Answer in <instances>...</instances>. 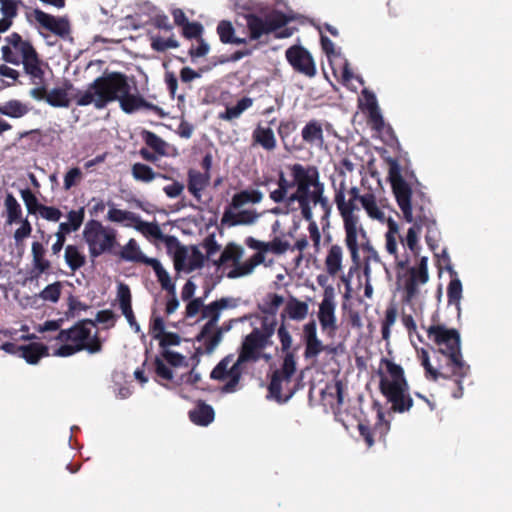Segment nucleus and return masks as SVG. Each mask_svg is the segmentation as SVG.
I'll return each instance as SVG.
<instances>
[{"mask_svg":"<svg viewBox=\"0 0 512 512\" xmlns=\"http://www.w3.org/2000/svg\"><path fill=\"white\" fill-rule=\"evenodd\" d=\"M323 190L315 166L295 163L287 165L280 174L279 187L270 193V198L275 202L286 201L290 210H300L311 221L313 207L324 205Z\"/></svg>","mask_w":512,"mask_h":512,"instance_id":"nucleus-1","label":"nucleus"},{"mask_svg":"<svg viewBox=\"0 0 512 512\" xmlns=\"http://www.w3.org/2000/svg\"><path fill=\"white\" fill-rule=\"evenodd\" d=\"M114 101H118L121 109L126 113L148 107L139 93L132 92L127 77L116 72L96 78L86 89L79 91L76 95L77 105H92L96 109H103L108 103Z\"/></svg>","mask_w":512,"mask_h":512,"instance_id":"nucleus-2","label":"nucleus"},{"mask_svg":"<svg viewBox=\"0 0 512 512\" xmlns=\"http://www.w3.org/2000/svg\"><path fill=\"white\" fill-rule=\"evenodd\" d=\"M376 375L380 392L391 404L392 410L398 413L409 411L413 406V399L402 366L383 358L379 362Z\"/></svg>","mask_w":512,"mask_h":512,"instance_id":"nucleus-3","label":"nucleus"},{"mask_svg":"<svg viewBox=\"0 0 512 512\" xmlns=\"http://www.w3.org/2000/svg\"><path fill=\"white\" fill-rule=\"evenodd\" d=\"M102 343L98 338V329L94 322L85 320L67 330L58 333L51 344V355L69 357L85 350L90 354L101 351Z\"/></svg>","mask_w":512,"mask_h":512,"instance_id":"nucleus-4","label":"nucleus"},{"mask_svg":"<svg viewBox=\"0 0 512 512\" xmlns=\"http://www.w3.org/2000/svg\"><path fill=\"white\" fill-rule=\"evenodd\" d=\"M253 337H245L240 355L235 358L232 355L226 356L212 370L211 377L224 382L223 390L233 392L241 378L243 363L248 360H257L261 357L269 359V356L263 353L262 348H258Z\"/></svg>","mask_w":512,"mask_h":512,"instance_id":"nucleus-5","label":"nucleus"},{"mask_svg":"<svg viewBox=\"0 0 512 512\" xmlns=\"http://www.w3.org/2000/svg\"><path fill=\"white\" fill-rule=\"evenodd\" d=\"M293 19L284 0H272L259 8V14H248L246 25L251 39L257 40L285 26Z\"/></svg>","mask_w":512,"mask_h":512,"instance_id":"nucleus-6","label":"nucleus"},{"mask_svg":"<svg viewBox=\"0 0 512 512\" xmlns=\"http://www.w3.org/2000/svg\"><path fill=\"white\" fill-rule=\"evenodd\" d=\"M246 245L256 250L257 253L243 263H237L235 267L228 272L229 278H239L251 274L254 269L260 265H270L266 263V253H273L276 255L284 254L290 248V243L283 237H274L271 241L265 242L257 240L253 237L246 239Z\"/></svg>","mask_w":512,"mask_h":512,"instance_id":"nucleus-7","label":"nucleus"},{"mask_svg":"<svg viewBox=\"0 0 512 512\" xmlns=\"http://www.w3.org/2000/svg\"><path fill=\"white\" fill-rule=\"evenodd\" d=\"M391 183L398 207L402 212L404 220L408 223H413L407 230L406 235L401 238V242L403 245L407 246L411 252L417 253L419 248L418 243L421 234V225L416 222L414 223L411 204V188L407 182L397 174L391 175Z\"/></svg>","mask_w":512,"mask_h":512,"instance_id":"nucleus-8","label":"nucleus"},{"mask_svg":"<svg viewBox=\"0 0 512 512\" xmlns=\"http://www.w3.org/2000/svg\"><path fill=\"white\" fill-rule=\"evenodd\" d=\"M263 199V193L259 190H244L232 197L230 206L225 210L222 223L228 226L252 225L257 222L260 214L254 209H245L247 204H257Z\"/></svg>","mask_w":512,"mask_h":512,"instance_id":"nucleus-9","label":"nucleus"},{"mask_svg":"<svg viewBox=\"0 0 512 512\" xmlns=\"http://www.w3.org/2000/svg\"><path fill=\"white\" fill-rule=\"evenodd\" d=\"M284 298L281 295L270 293L267 294L258 304L259 310L265 316L261 319L260 327L254 330L246 337H253V342L258 348L265 349L272 344V336L277 325L276 314L283 305Z\"/></svg>","mask_w":512,"mask_h":512,"instance_id":"nucleus-10","label":"nucleus"},{"mask_svg":"<svg viewBox=\"0 0 512 512\" xmlns=\"http://www.w3.org/2000/svg\"><path fill=\"white\" fill-rule=\"evenodd\" d=\"M340 216L345 232V246L350 253L352 262L355 266H358L360 263V249L368 241L367 232L360 221L359 213H353V207L343 203L340 207Z\"/></svg>","mask_w":512,"mask_h":512,"instance_id":"nucleus-11","label":"nucleus"},{"mask_svg":"<svg viewBox=\"0 0 512 512\" xmlns=\"http://www.w3.org/2000/svg\"><path fill=\"white\" fill-rule=\"evenodd\" d=\"M296 361L292 353L285 355L281 368L274 372L269 393L278 402L288 401L297 389Z\"/></svg>","mask_w":512,"mask_h":512,"instance_id":"nucleus-12","label":"nucleus"},{"mask_svg":"<svg viewBox=\"0 0 512 512\" xmlns=\"http://www.w3.org/2000/svg\"><path fill=\"white\" fill-rule=\"evenodd\" d=\"M107 219L125 227L134 228L150 241L165 239L157 223L143 221L139 215L131 211L111 207L107 213Z\"/></svg>","mask_w":512,"mask_h":512,"instance_id":"nucleus-13","label":"nucleus"},{"mask_svg":"<svg viewBox=\"0 0 512 512\" xmlns=\"http://www.w3.org/2000/svg\"><path fill=\"white\" fill-rule=\"evenodd\" d=\"M322 49L329 59L334 75L351 90H357L362 85V80L349 68L347 60L338 51L333 42L326 36L321 35Z\"/></svg>","mask_w":512,"mask_h":512,"instance_id":"nucleus-14","label":"nucleus"},{"mask_svg":"<svg viewBox=\"0 0 512 512\" xmlns=\"http://www.w3.org/2000/svg\"><path fill=\"white\" fill-rule=\"evenodd\" d=\"M156 241L165 242L170 252L173 254L175 269L179 272H192L202 266L204 262L203 254L195 246H183L172 236H166L165 239H156Z\"/></svg>","mask_w":512,"mask_h":512,"instance_id":"nucleus-15","label":"nucleus"},{"mask_svg":"<svg viewBox=\"0 0 512 512\" xmlns=\"http://www.w3.org/2000/svg\"><path fill=\"white\" fill-rule=\"evenodd\" d=\"M83 238L88 245L90 255L97 257L114 246L116 232L104 227L98 221L91 220L85 224Z\"/></svg>","mask_w":512,"mask_h":512,"instance_id":"nucleus-16","label":"nucleus"},{"mask_svg":"<svg viewBox=\"0 0 512 512\" xmlns=\"http://www.w3.org/2000/svg\"><path fill=\"white\" fill-rule=\"evenodd\" d=\"M450 370L456 386L452 396L460 398L463 395L462 380L470 374V366L463 359L460 333L456 329H450Z\"/></svg>","mask_w":512,"mask_h":512,"instance_id":"nucleus-17","label":"nucleus"},{"mask_svg":"<svg viewBox=\"0 0 512 512\" xmlns=\"http://www.w3.org/2000/svg\"><path fill=\"white\" fill-rule=\"evenodd\" d=\"M164 358L167 360L169 364L174 366L173 368L166 364L163 360L156 359L155 361V371L156 375L159 378V381L162 385H166L162 381H170L175 384H182V383H194L198 380V376L196 374H193L192 372H189L185 375H181L178 379L177 375V366L181 365L185 358L181 356L180 354L174 353L172 351H165Z\"/></svg>","mask_w":512,"mask_h":512,"instance_id":"nucleus-18","label":"nucleus"},{"mask_svg":"<svg viewBox=\"0 0 512 512\" xmlns=\"http://www.w3.org/2000/svg\"><path fill=\"white\" fill-rule=\"evenodd\" d=\"M36 50L32 44L24 40L19 34L12 33L5 38V44L1 48L2 59L13 65L24 64L32 57Z\"/></svg>","mask_w":512,"mask_h":512,"instance_id":"nucleus-19","label":"nucleus"},{"mask_svg":"<svg viewBox=\"0 0 512 512\" xmlns=\"http://www.w3.org/2000/svg\"><path fill=\"white\" fill-rule=\"evenodd\" d=\"M47 86L48 84L40 87H33L29 92L30 96L37 101L45 100L49 105L57 108H67L70 105V90L72 88L70 84L55 87L49 91H47Z\"/></svg>","mask_w":512,"mask_h":512,"instance_id":"nucleus-20","label":"nucleus"},{"mask_svg":"<svg viewBox=\"0 0 512 512\" xmlns=\"http://www.w3.org/2000/svg\"><path fill=\"white\" fill-rule=\"evenodd\" d=\"M28 19L39 27L44 28L62 38L67 37L70 34V23L65 17H55L40 9H33L28 14Z\"/></svg>","mask_w":512,"mask_h":512,"instance_id":"nucleus-21","label":"nucleus"},{"mask_svg":"<svg viewBox=\"0 0 512 512\" xmlns=\"http://www.w3.org/2000/svg\"><path fill=\"white\" fill-rule=\"evenodd\" d=\"M336 308V296L322 297L318 305L317 318L322 331L328 335H334L338 329Z\"/></svg>","mask_w":512,"mask_h":512,"instance_id":"nucleus-22","label":"nucleus"},{"mask_svg":"<svg viewBox=\"0 0 512 512\" xmlns=\"http://www.w3.org/2000/svg\"><path fill=\"white\" fill-rule=\"evenodd\" d=\"M330 134V126L322 122L309 121L302 129L303 141L313 149L322 150L326 147L325 140Z\"/></svg>","mask_w":512,"mask_h":512,"instance_id":"nucleus-23","label":"nucleus"},{"mask_svg":"<svg viewBox=\"0 0 512 512\" xmlns=\"http://www.w3.org/2000/svg\"><path fill=\"white\" fill-rule=\"evenodd\" d=\"M230 329L227 327L203 326L198 334L196 341L198 343L197 350L203 354H211L219 346L222 341L224 332Z\"/></svg>","mask_w":512,"mask_h":512,"instance_id":"nucleus-24","label":"nucleus"},{"mask_svg":"<svg viewBox=\"0 0 512 512\" xmlns=\"http://www.w3.org/2000/svg\"><path fill=\"white\" fill-rule=\"evenodd\" d=\"M302 338L305 343L304 356L306 359L315 360L322 353L326 346L318 337L317 324L315 320H311L303 325Z\"/></svg>","mask_w":512,"mask_h":512,"instance_id":"nucleus-25","label":"nucleus"},{"mask_svg":"<svg viewBox=\"0 0 512 512\" xmlns=\"http://www.w3.org/2000/svg\"><path fill=\"white\" fill-rule=\"evenodd\" d=\"M288 62L297 71L312 77L316 73L315 63L307 50L302 47L293 46L286 51Z\"/></svg>","mask_w":512,"mask_h":512,"instance_id":"nucleus-26","label":"nucleus"},{"mask_svg":"<svg viewBox=\"0 0 512 512\" xmlns=\"http://www.w3.org/2000/svg\"><path fill=\"white\" fill-rule=\"evenodd\" d=\"M361 205L369 219L381 224H388L389 220H394L386 215L387 205L373 193H365L361 196Z\"/></svg>","mask_w":512,"mask_h":512,"instance_id":"nucleus-27","label":"nucleus"},{"mask_svg":"<svg viewBox=\"0 0 512 512\" xmlns=\"http://www.w3.org/2000/svg\"><path fill=\"white\" fill-rule=\"evenodd\" d=\"M236 307V301L231 298H221L203 308L202 319L206 320L203 326L220 327L218 321L222 311L228 308Z\"/></svg>","mask_w":512,"mask_h":512,"instance_id":"nucleus-28","label":"nucleus"},{"mask_svg":"<svg viewBox=\"0 0 512 512\" xmlns=\"http://www.w3.org/2000/svg\"><path fill=\"white\" fill-rule=\"evenodd\" d=\"M344 250L338 244L331 245L325 254L324 268L328 275L337 277L344 272Z\"/></svg>","mask_w":512,"mask_h":512,"instance_id":"nucleus-29","label":"nucleus"},{"mask_svg":"<svg viewBox=\"0 0 512 512\" xmlns=\"http://www.w3.org/2000/svg\"><path fill=\"white\" fill-rule=\"evenodd\" d=\"M359 106L361 110L367 114L369 121L374 128L379 129L383 125V119L374 94L370 93L366 89L363 90L362 95L359 98Z\"/></svg>","mask_w":512,"mask_h":512,"instance_id":"nucleus-30","label":"nucleus"},{"mask_svg":"<svg viewBox=\"0 0 512 512\" xmlns=\"http://www.w3.org/2000/svg\"><path fill=\"white\" fill-rule=\"evenodd\" d=\"M117 301L119 304V308L129 323L130 327L135 330V332L140 331V326L137 324L134 313L131 306V293L130 289L125 284H119L117 289Z\"/></svg>","mask_w":512,"mask_h":512,"instance_id":"nucleus-31","label":"nucleus"},{"mask_svg":"<svg viewBox=\"0 0 512 512\" xmlns=\"http://www.w3.org/2000/svg\"><path fill=\"white\" fill-rule=\"evenodd\" d=\"M23 66L34 87L45 86L47 84L44 64L39 59L37 52L27 59Z\"/></svg>","mask_w":512,"mask_h":512,"instance_id":"nucleus-32","label":"nucleus"},{"mask_svg":"<svg viewBox=\"0 0 512 512\" xmlns=\"http://www.w3.org/2000/svg\"><path fill=\"white\" fill-rule=\"evenodd\" d=\"M49 350L51 351V345L47 347L41 343L34 342L29 345L19 346L17 353L27 363L36 364L42 357L50 354Z\"/></svg>","mask_w":512,"mask_h":512,"instance_id":"nucleus-33","label":"nucleus"},{"mask_svg":"<svg viewBox=\"0 0 512 512\" xmlns=\"http://www.w3.org/2000/svg\"><path fill=\"white\" fill-rule=\"evenodd\" d=\"M210 174L191 169L188 172V190L198 200L201 199L202 192L208 186Z\"/></svg>","mask_w":512,"mask_h":512,"instance_id":"nucleus-34","label":"nucleus"},{"mask_svg":"<svg viewBox=\"0 0 512 512\" xmlns=\"http://www.w3.org/2000/svg\"><path fill=\"white\" fill-rule=\"evenodd\" d=\"M309 313V304L297 298H290L283 310L282 317H288L294 321L304 320Z\"/></svg>","mask_w":512,"mask_h":512,"instance_id":"nucleus-35","label":"nucleus"},{"mask_svg":"<svg viewBox=\"0 0 512 512\" xmlns=\"http://www.w3.org/2000/svg\"><path fill=\"white\" fill-rule=\"evenodd\" d=\"M252 139L255 144L260 145L267 151H272L276 148L277 141L271 127L258 125L252 133Z\"/></svg>","mask_w":512,"mask_h":512,"instance_id":"nucleus-36","label":"nucleus"},{"mask_svg":"<svg viewBox=\"0 0 512 512\" xmlns=\"http://www.w3.org/2000/svg\"><path fill=\"white\" fill-rule=\"evenodd\" d=\"M120 256L122 259L147 264L151 258L145 256L142 252L140 245L134 239H130L120 250Z\"/></svg>","mask_w":512,"mask_h":512,"instance_id":"nucleus-37","label":"nucleus"},{"mask_svg":"<svg viewBox=\"0 0 512 512\" xmlns=\"http://www.w3.org/2000/svg\"><path fill=\"white\" fill-rule=\"evenodd\" d=\"M152 267L163 290H166L169 294L175 295V284L172 281L170 274L163 267L160 261L156 258H151L146 264Z\"/></svg>","mask_w":512,"mask_h":512,"instance_id":"nucleus-38","label":"nucleus"},{"mask_svg":"<svg viewBox=\"0 0 512 512\" xmlns=\"http://www.w3.org/2000/svg\"><path fill=\"white\" fill-rule=\"evenodd\" d=\"M387 232L385 233V249L388 254L395 259L398 258V239L401 240L399 232L400 228L395 220H389L387 224Z\"/></svg>","mask_w":512,"mask_h":512,"instance_id":"nucleus-39","label":"nucleus"},{"mask_svg":"<svg viewBox=\"0 0 512 512\" xmlns=\"http://www.w3.org/2000/svg\"><path fill=\"white\" fill-rule=\"evenodd\" d=\"M29 111V105L17 99H11L0 103V113L10 118H22Z\"/></svg>","mask_w":512,"mask_h":512,"instance_id":"nucleus-40","label":"nucleus"},{"mask_svg":"<svg viewBox=\"0 0 512 512\" xmlns=\"http://www.w3.org/2000/svg\"><path fill=\"white\" fill-rule=\"evenodd\" d=\"M190 419L200 426H207L214 420V410L211 406L199 403L190 412Z\"/></svg>","mask_w":512,"mask_h":512,"instance_id":"nucleus-41","label":"nucleus"},{"mask_svg":"<svg viewBox=\"0 0 512 512\" xmlns=\"http://www.w3.org/2000/svg\"><path fill=\"white\" fill-rule=\"evenodd\" d=\"M6 209V227L14 226V223L24 219L22 208L12 194H8L4 201Z\"/></svg>","mask_w":512,"mask_h":512,"instance_id":"nucleus-42","label":"nucleus"},{"mask_svg":"<svg viewBox=\"0 0 512 512\" xmlns=\"http://www.w3.org/2000/svg\"><path fill=\"white\" fill-rule=\"evenodd\" d=\"M253 105L250 97L241 98L235 105L227 106L226 110L219 114V118L225 121H232L239 118L246 110Z\"/></svg>","mask_w":512,"mask_h":512,"instance_id":"nucleus-43","label":"nucleus"},{"mask_svg":"<svg viewBox=\"0 0 512 512\" xmlns=\"http://www.w3.org/2000/svg\"><path fill=\"white\" fill-rule=\"evenodd\" d=\"M9 228L17 247H22L24 241L30 237L32 232V225L27 217L14 223V226Z\"/></svg>","mask_w":512,"mask_h":512,"instance_id":"nucleus-44","label":"nucleus"},{"mask_svg":"<svg viewBox=\"0 0 512 512\" xmlns=\"http://www.w3.org/2000/svg\"><path fill=\"white\" fill-rule=\"evenodd\" d=\"M65 262L72 271H76L85 264V255L74 245H68L64 253Z\"/></svg>","mask_w":512,"mask_h":512,"instance_id":"nucleus-45","label":"nucleus"},{"mask_svg":"<svg viewBox=\"0 0 512 512\" xmlns=\"http://www.w3.org/2000/svg\"><path fill=\"white\" fill-rule=\"evenodd\" d=\"M427 332L429 339L438 346L439 351L446 354L448 350V330L443 326H431Z\"/></svg>","mask_w":512,"mask_h":512,"instance_id":"nucleus-46","label":"nucleus"},{"mask_svg":"<svg viewBox=\"0 0 512 512\" xmlns=\"http://www.w3.org/2000/svg\"><path fill=\"white\" fill-rule=\"evenodd\" d=\"M84 217H85L84 208H80L77 210H71L67 214V221L59 224L60 230H64L67 233L77 231L81 227V225L84 221Z\"/></svg>","mask_w":512,"mask_h":512,"instance_id":"nucleus-47","label":"nucleus"},{"mask_svg":"<svg viewBox=\"0 0 512 512\" xmlns=\"http://www.w3.org/2000/svg\"><path fill=\"white\" fill-rule=\"evenodd\" d=\"M362 195L363 194L359 193V189L357 187H352L348 191L347 195H345L343 193H338L336 195V205H337L338 211L340 212V207L344 203V204H347L348 206L353 207V213H358L359 208L357 206V201L361 203Z\"/></svg>","mask_w":512,"mask_h":512,"instance_id":"nucleus-48","label":"nucleus"},{"mask_svg":"<svg viewBox=\"0 0 512 512\" xmlns=\"http://www.w3.org/2000/svg\"><path fill=\"white\" fill-rule=\"evenodd\" d=\"M411 341L417 350V356H418L419 360L421 361V364L425 368L427 376L436 380L440 375L439 367L433 365L430 362L428 350H426L424 348L417 347L416 343L414 342L412 334H411Z\"/></svg>","mask_w":512,"mask_h":512,"instance_id":"nucleus-49","label":"nucleus"},{"mask_svg":"<svg viewBox=\"0 0 512 512\" xmlns=\"http://www.w3.org/2000/svg\"><path fill=\"white\" fill-rule=\"evenodd\" d=\"M456 272L450 267V304H455L458 311V318L460 317V299L462 297V282L456 278Z\"/></svg>","mask_w":512,"mask_h":512,"instance_id":"nucleus-50","label":"nucleus"},{"mask_svg":"<svg viewBox=\"0 0 512 512\" xmlns=\"http://www.w3.org/2000/svg\"><path fill=\"white\" fill-rule=\"evenodd\" d=\"M20 4H21L20 0H0V11L3 16L0 19V22L8 23L9 28H10L12 25L13 19L18 14Z\"/></svg>","mask_w":512,"mask_h":512,"instance_id":"nucleus-51","label":"nucleus"},{"mask_svg":"<svg viewBox=\"0 0 512 512\" xmlns=\"http://www.w3.org/2000/svg\"><path fill=\"white\" fill-rule=\"evenodd\" d=\"M132 175L136 180L146 183L153 181L157 177L168 179L167 176L156 174L151 167L142 163H136L133 165Z\"/></svg>","mask_w":512,"mask_h":512,"instance_id":"nucleus-52","label":"nucleus"},{"mask_svg":"<svg viewBox=\"0 0 512 512\" xmlns=\"http://www.w3.org/2000/svg\"><path fill=\"white\" fill-rule=\"evenodd\" d=\"M242 255H243V248L241 246L236 245V244H229L223 250L221 257H220V262L222 264H225L228 262H232L233 264H236L240 260Z\"/></svg>","mask_w":512,"mask_h":512,"instance_id":"nucleus-53","label":"nucleus"},{"mask_svg":"<svg viewBox=\"0 0 512 512\" xmlns=\"http://www.w3.org/2000/svg\"><path fill=\"white\" fill-rule=\"evenodd\" d=\"M217 32L224 43H240L241 41L234 38V28L229 21H221L218 24Z\"/></svg>","mask_w":512,"mask_h":512,"instance_id":"nucleus-54","label":"nucleus"},{"mask_svg":"<svg viewBox=\"0 0 512 512\" xmlns=\"http://www.w3.org/2000/svg\"><path fill=\"white\" fill-rule=\"evenodd\" d=\"M61 294V284L59 282L52 283L46 286L40 292V298L44 301L55 303L58 301Z\"/></svg>","mask_w":512,"mask_h":512,"instance_id":"nucleus-55","label":"nucleus"},{"mask_svg":"<svg viewBox=\"0 0 512 512\" xmlns=\"http://www.w3.org/2000/svg\"><path fill=\"white\" fill-rule=\"evenodd\" d=\"M21 197L30 214H36L39 210V207L42 206V204L38 202L36 196L30 190H22Z\"/></svg>","mask_w":512,"mask_h":512,"instance_id":"nucleus-56","label":"nucleus"},{"mask_svg":"<svg viewBox=\"0 0 512 512\" xmlns=\"http://www.w3.org/2000/svg\"><path fill=\"white\" fill-rule=\"evenodd\" d=\"M36 214H38L41 218L51 222H58L62 216V213L58 208L45 205L39 207V210Z\"/></svg>","mask_w":512,"mask_h":512,"instance_id":"nucleus-57","label":"nucleus"},{"mask_svg":"<svg viewBox=\"0 0 512 512\" xmlns=\"http://www.w3.org/2000/svg\"><path fill=\"white\" fill-rule=\"evenodd\" d=\"M32 254L36 268L40 271H44L48 268V262L43 258V247L39 242H34L32 244Z\"/></svg>","mask_w":512,"mask_h":512,"instance_id":"nucleus-58","label":"nucleus"},{"mask_svg":"<svg viewBox=\"0 0 512 512\" xmlns=\"http://www.w3.org/2000/svg\"><path fill=\"white\" fill-rule=\"evenodd\" d=\"M82 179V171L75 167L68 170V172L64 176V189L69 190L76 184H78Z\"/></svg>","mask_w":512,"mask_h":512,"instance_id":"nucleus-59","label":"nucleus"},{"mask_svg":"<svg viewBox=\"0 0 512 512\" xmlns=\"http://www.w3.org/2000/svg\"><path fill=\"white\" fill-rule=\"evenodd\" d=\"M277 334H278L279 341L281 343L282 350L284 352H286V355L288 353H291L290 348L292 346V336L284 324H282L278 328Z\"/></svg>","mask_w":512,"mask_h":512,"instance_id":"nucleus-60","label":"nucleus"},{"mask_svg":"<svg viewBox=\"0 0 512 512\" xmlns=\"http://www.w3.org/2000/svg\"><path fill=\"white\" fill-rule=\"evenodd\" d=\"M0 77L6 85H12L19 77V72L5 64L0 65Z\"/></svg>","mask_w":512,"mask_h":512,"instance_id":"nucleus-61","label":"nucleus"},{"mask_svg":"<svg viewBox=\"0 0 512 512\" xmlns=\"http://www.w3.org/2000/svg\"><path fill=\"white\" fill-rule=\"evenodd\" d=\"M205 306L206 305H204L203 300L201 298H193L189 300V302L186 305V317L193 318L200 312L202 314L203 308Z\"/></svg>","mask_w":512,"mask_h":512,"instance_id":"nucleus-62","label":"nucleus"},{"mask_svg":"<svg viewBox=\"0 0 512 512\" xmlns=\"http://www.w3.org/2000/svg\"><path fill=\"white\" fill-rule=\"evenodd\" d=\"M203 26L196 22H187L183 25V33L187 38H200Z\"/></svg>","mask_w":512,"mask_h":512,"instance_id":"nucleus-63","label":"nucleus"},{"mask_svg":"<svg viewBox=\"0 0 512 512\" xmlns=\"http://www.w3.org/2000/svg\"><path fill=\"white\" fill-rule=\"evenodd\" d=\"M145 141L151 148H153L157 152H160L162 154L164 153L166 144L161 138H159L154 133L147 132L145 135Z\"/></svg>","mask_w":512,"mask_h":512,"instance_id":"nucleus-64","label":"nucleus"}]
</instances>
